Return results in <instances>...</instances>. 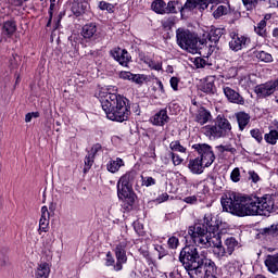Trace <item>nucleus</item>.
<instances>
[{
    "label": "nucleus",
    "mask_w": 278,
    "mask_h": 278,
    "mask_svg": "<svg viewBox=\"0 0 278 278\" xmlns=\"http://www.w3.org/2000/svg\"><path fill=\"white\" fill-rule=\"evenodd\" d=\"M188 233L194 245L185 247L179 256L184 268L190 278L216 277V263L207 258V249L223 244L220 231H208L201 224L189 227Z\"/></svg>",
    "instance_id": "nucleus-1"
},
{
    "label": "nucleus",
    "mask_w": 278,
    "mask_h": 278,
    "mask_svg": "<svg viewBox=\"0 0 278 278\" xmlns=\"http://www.w3.org/2000/svg\"><path fill=\"white\" fill-rule=\"evenodd\" d=\"M222 206L233 216H268L275 208V201L268 194L260 198L231 191L222 198Z\"/></svg>",
    "instance_id": "nucleus-2"
},
{
    "label": "nucleus",
    "mask_w": 278,
    "mask_h": 278,
    "mask_svg": "<svg viewBox=\"0 0 278 278\" xmlns=\"http://www.w3.org/2000/svg\"><path fill=\"white\" fill-rule=\"evenodd\" d=\"M100 99L102 110L109 121H115L116 123L129 121L131 111L127 105V98L118 93L100 92Z\"/></svg>",
    "instance_id": "nucleus-3"
},
{
    "label": "nucleus",
    "mask_w": 278,
    "mask_h": 278,
    "mask_svg": "<svg viewBox=\"0 0 278 278\" xmlns=\"http://www.w3.org/2000/svg\"><path fill=\"white\" fill-rule=\"evenodd\" d=\"M192 149L198 152V157L191 159L188 164V168L192 175H202L205 168H210L211 164H214L216 156L214 150L207 143H195Z\"/></svg>",
    "instance_id": "nucleus-4"
},
{
    "label": "nucleus",
    "mask_w": 278,
    "mask_h": 278,
    "mask_svg": "<svg viewBox=\"0 0 278 278\" xmlns=\"http://www.w3.org/2000/svg\"><path fill=\"white\" fill-rule=\"evenodd\" d=\"M138 173L136 170H129L125 175L121 176L117 181V195L121 201H125L128 205H134L136 201V193H134V181H136Z\"/></svg>",
    "instance_id": "nucleus-5"
},
{
    "label": "nucleus",
    "mask_w": 278,
    "mask_h": 278,
    "mask_svg": "<svg viewBox=\"0 0 278 278\" xmlns=\"http://www.w3.org/2000/svg\"><path fill=\"white\" fill-rule=\"evenodd\" d=\"M176 42L180 49L188 51V53H197L199 51V39L189 29L178 28L176 30Z\"/></svg>",
    "instance_id": "nucleus-6"
},
{
    "label": "nucleus",
    "mask_w": 278,
    "mask_h": 278,
    "mask_svg": "<svg viewBox=\"0 0 278 278\" xmlns=\"http://www.w3.org/2000/svg\"><path fill=\"white\" fill-rule=\"evenodd\" d=\"M251 47V37L247 35H231V39L229 41V49L238 53V51H242V49H249Z\"/></svg>",
    "instance_id": "nucleus-7"
},
{
    "label": "nucleus",
    "mask_w": 278,
    "mask_h": 278,
    "mask_svg": "<svg viewBox=\"0 0 278 278\" xmlns=\"http://www.w3.org/2000/svg\"><path fill=\"white\" fill-rule=\"evenodd\" d=\"M127 243L121 242L115 248L116 264L114 265V270H123V264H127Z\"/></svg>",
    "instance_id": "nucleus-8"
},
{
    "label": "nucleus",
    "mask_w": 278,
    "mask_h": 278,
    "mask_svg": "<svg viewBox=\"0 0 278 278\" xmlns=\"http://www.w3.org/2000/svg\"><path fill=\"white\" fill-rule=\"evenodd\" d=\"M215 123L217 124L219 134H222V138H231L233 136L231 122L227 117L218 115Z\"/></svg>",
    "instance_id": "nucleus-9"
},
{
    "label": "nucleus",
    "mask_w": 278,
    "mask_h": 278,
    "mask_svg": "<svg viewBox=\"0 0 278 278\" xmlns=\"http://www.w3.org/2000/svg\"><path fill=\"white\" fill-rule=\"evenodd\" d=\"M111 55L115 62H118L121 66H127L131 62V55L125 49L114 48L111 50Z\"/></svg>",
    "instance_id": "nucleus-10"
},
{
    "label": "nucleus",
    "mask_w": 278,
    "mask_h": 278,
    "mask_svg": "<svg viewBox=\"0 0 278 278\" xmlns=\"http://www.w3.org/2000/svg\"><path fill=\"white\" fill-rule=\"evenodd\" d=\"M216 77L206 76L199 84V90L204 94H216Z\"/></svg>",
    "instance_id": "nucleus-11"
},
{
    "label": "nucleus",
    "mask_w": 278,
    "mask_h": 278,
    "mask_svg": "<svg viewBox=\"0 0 278 278\" xmlns=\"http://www.w3.org/2000/svg\"><path fill=\"white\" fill-rule=\"evenodd\" d=\"M98 34L99 27L94 22L85 24L80 29V36H83L84 40H97Z\"/></svg>",
    "instance_id": "nucleus-12"
},
{
    "label": "nucleus",
    "mask_w": 278,
    "mask_h": 278,
    "mask_svg": "<svg viewBox=\"0 0 278 278\" xmlns=\"http://www.w3.org/2000/svg\"><path fill=\"white\" fill-rule=\"evenodd\" d=\"M277 87L274 81H267L265 84L257 85L255 87V92L257 97L261 99H266V97H270V94H275Z\"/></svg>",
    "instance_id": "nucleus-13"
},
{
    "label": "nucleus",
    "mask_w": 278,
    "mask_h": 278,
    "mask_svg": "<svg viewBox=\"0 0 278 278\" xmlns=\"http://www.w3.org/2000/svg\"><path fill=\"white\" fill-rule=\"evenodd\" d=\"M223 92L230 103H237V105H244V98L240 96L238 91L233 90L231 87L224 85Z\"/></svg>",
    "instance_id": "nucleus-14"
},
{
    "label": "nucleus",
    "mask_w": 278,
    "mask_h": 278,
    "mask_svg": "<svg viewBox=\"0 0 278 278\" xmlns=\"http://www.w3.org/2000/svg\"><path fill=\"white\" fill-rule=\"evenodd\" d=\"M202 132L204 134V136H206V138H208V140H218L223 138V135L220 134L218 124H216V122L214 125L204 126L202 128Z\"/></svg>",
    "instance_id": "nucleus-15"
},
{
    "label": "nucleus",
    "mask_w": 278,
    "mask_h": 278,
    "mask_svg": "<svg viewBox=\"0 0 278 278\" xmlns=\"http://www.w3.org/2000/svg\"><path fill=\"white\" fill-rule=\"evenodd\" d=\"M195 225H201V227H203V229H205V233H207L210 231H218V229H219L218 223H216L214 220V217H212V214H210V213H206L204 215L202 224H195Z\"/></svg>",
    "instance_id": "nucleus-16"
},
{
    "label": "nucleus",
    "mask_w": 278,
    "mask_h": 278,
    "mask_svg": "<svg viewBox=\"0 0 278 278\" xmlns=\"http://www.w3.org/2000/svg\"><path fill=\"white\" fill-rule=\"evenodd\" d=\"M51 218V215L49 213V208L47 206L41 207V217L39 219V231H43L47 233V230L49 229V220Z\"/></svg>",
    "instance_id": "nucleus-17"
},
{
    "label": "nucleus",
    "mask_w": 278,
    "mask_h": 278,
    "mask_svg": "<svg viewBox=\"0 0 278 278\" xmlns=\"http://www.w3.org/2000/svg\"><path fill=\"white\" fill-rule=\"evenodd\" d=\"M268 273L271 275H278V254L268 255L264 262Z\"/></svg>",
    "instance_id": "nucleus-18"
},
{
    "label": "nucleus",
    "mask_w": 278,
    "mask_h": 278,
    "mask_svg": "<svg viewBox=\"0 0 278 278\" xmlns=\"http://www.w3.org/2000/svg\"><path fill=\"white\" fill-rule=\"evenodd\" d=\"M212 118V113L207 111L205 108L198 109L194 121L199 123V125H205Z\"/></svg>",
    "instance_id": "nucleus-19"
},
{
    "label": "nucleus",
    "mask_w": 278,
    "mask_h": 278,
    "mask_svg": "<svg viewBox=\"0 0 278 278\" xmlns=\"http://www.w3.org/2000/svg\"><path fill=\"white\" fill-rule=\"evenodd\" d=\"M168 112L166 110H161L151 118V123L157 127H164L165 123H168Z\"/></svg>",
    "instance_id": "nucleus-20"
},
{
    "label": "nucleus",
    "mask_w": 278,
    "mask_h": 278,
    "mask_svg": "<svg viewBox=\"0 0 278 278\" xmlns=\"http://www.w3.org/2000/svg\"><path fill=\"white\" fill-rule=\"evenodd\" d=\"M207 5H210V0H187L185 3L186 10H207Z\"/></svg>",
    "instance_id": "nucleus-21"
},
{
    "label": "nucleus",
    "mask_w": 278,
    "mask_h": 278,
    "mask_svg": "<svg viewBox=\"0 0 278 278\" xmlns=\"http://www.w3.org/2000/svg\"><path fill=\"white\" fill-rule=\"evenodd\" d=\"M88 8V2L81 0H74L72 2V12L74 16H81V14L86 13V9Z\"/></svg>",
    "instance_id": "nucleus-22"
},
{
    "label": "nucleus",
    "mask_w": 278,
    "mask_h": 278,
    "mask_svg": "<svg viewBox=\"0 0 278 278\" xmlns=\"http://www.w3.org/2000/svg\"><path fill=\"white\" fill-rule=\"evenodd\" d=\"M123 166H125V161H123V159L121 157H116L115 160H110L106 163V170L109 173L115 174L118 173V170H121V168H123Z\"/></svg>",
    "instance_id": "nucleus-23"
},
{
    "label": "nucleus",
    "mask_w": 278,
    "mask_h": 278,
    "mask_svg": "<svg viewBox=\"0 0 278 278\" xmlns=\"http://www.w3.org/2000/svg\"><path fill=\"white\" fill-rule=\"evenodd\" d=\"M235 116L238 123L239 130L242 131L243 129H247V125L251 123V115H249V113L238 112Z\"/></svg>",
    "instance_id": "nucleus-24"
},
{
    "label": "nucleus",
    "mask_w": 278,
    "mask_h": 278,
    "mask_svg": "<svg viewBox=\"0 0 278 278\" xmlns=\"http://www.w3.org/2000/svg\"><path fill=\"white\" fill-rule=\"evenodd\" d=\"M49 275H51V267H49V264L41 263L38 265L35 277L36 278H49Z\"/></svg>",
    "instance_id": "nucleus-25"
},
{
    "label": "nucleus",
    "mask_w": 278,
    "mask_h": 278,
    "mask_svg": "<svg viewBox=\"0 0 278 278\" xmlns=\"http://www.w3.org/2000/svg\"><path fill=\"white\" fill-rule=\"evenodd\" d=\"M151 10L156 14H166V2L164 0H154L151 4Z\"/></svg>",
    "instance_id": "nucleus-26"
},
{
    "label": "nucleus",
    "mask_w": 278,
    "mask_h": 278,
    "mask_svg": "<svg viewBox=\"0 0 278 278\" xmlns=\"http://www.w3.org/2000/svg\"><path fill=\"white\" fill-rule=\"evenodd\" d=\"M224 244L226 247V251L228 255H233V251H236L238 247V240H236L233 237H228L225 241Z\"/></svg>",
    "instance_id": "nucleus-27"
},
{
    "label": "nucleus",
    "mask_w": 278,
    "mask_h": 278,
    "mask_svg": "<svg viewBox=\"0 0 278 278\" xmlns=\"http://www.w3.org/2000/svg\"><path fill=\"white\" fill-rule=\"evenodd\" d=\"M16 33V22L8 21L3 24V34L7 36H14Z\"/></svg>",
    "instance_id": "nucleus-28"
},
{
    "label": "nucleus",
    "mask_w": 278,
    "mask_h": 278,
    "mask_svg": "<svg viewBox=\"0 0 278 278\" xmlns=\"http://www.w3.org/2000/svg\"><path fill=\"white\" fill-rule=\"evenodd\" d=\"M222 37H223V29L220 28L211 29L207 35V39L210 40V42H218V40H220Z\"/></svg>",
    "instance_id": "nucleus-29"
},
{
    "label": "nucleus",
    "mask_w": 278,
    "mask_h": 278,
    "mask_svg": "<svg viewBox=\"0 0 278 278\" xmlns=\"http://www.w3.org/2000/svg\"><path fill=\"white\" fill-rule=\"evenodd\" d=\"M239 85L244 88V90H249V88H255V81L252 80L251 76L241 77Z\"/></svg>",
    "instance_id": "nucleus-30"
},
{
    "label": "nucleus",
    "mask_w": 278,
    "mask_h": 278,
    "mask_svg": "<svg viewBox=\"0 0 278 278\" xmlns=\"http://www.w3.org/2000/svg\"><path fill=\"white\" fill-rule=\"evenodd\" d=\"M143 62L152 71H162V61H153V59L144 58Z\"/></svg>",
    "instance_id": "nucleus-31"
},
{
    "label": "nucleus",
    "mask_w": 278,
    "mask_h": 278,
    "mask_svg": "<svg viewBox=\"0 0 278 278\" xmlns=\"http://www.w3.org/2000/svg\"><path fill=\"white\" fill-rule=\"evenodd\" d=\"M213 253L217 260H223V257H227L228 253L225 247H223V243H219V245H214L213 247Z\"/></svg>",
    "instance_id": "nucleus-32"
},
{
    "label": "nucleus",
    "mask_w": 278,
    "mask_h": 278,
    "mask_svg": "<svg viewBox=\"0 0 278 278\" xmlns=\"http://www.w3.org/2000/svg\"><path fill=\"white\" fill-rule=\"evenodd\" d=\"M229 14V5L222 4L214 12V18H220V16H227Z\"/></svg>",
    "instance_id": "nucleus-33"
},
{
    "label": "nucleus",
    "mask_w": 278,
    "mask_h": 278,
    "mask_svg": "<svg viewBox=\"0 0 278 278\" xmlns=\"http://www.w3.org/2000/svg\"><path fill=\"white\" fill-rule=\"evenodd\" d=\"M264 138H265V141L267 142V144H277L278 131L270 130L268 134H265Z\"/></svg>",
    "instance_id": "nucleus-34"
},
{
    "label": "nucleus",
    "mask_w": 278,
    "mask_h": 278,
    "mask_svg": "<svg viewBox=\"0 0 278 278\" xmlns=\"http://www.w3.org/2000/svg\"><path fill=\"white\" fill-rule=\"evenodd\" d=\"M255 56L257 60H260L261 62H273V54L266 52V51H258L255 53Z\"/></svg>",
    "instance_id": "nucleus-35"
},
{
    "label": "nucleus",
    "mask_w": 278,
    "mask_h": 278,
    "mask_svg": "<svg viewBox=\"0 0 278 278\" xmlns=\"http://www.w3.org/2000/svg\"><path fill=\"white\" fill-rule=\"evenodd\" d=\"M261 233L265 236H277L278 233V224H273L269 227L261 229Z\"/></svg>",
    "instance_id": "nucleus-36"
},
{
    "label": "nucleus",
    "mask_w": 278,
    "mask_h": 278,
    "mask_svg": "<svg viewBox=\"0 0 278 278\" xmlns=\"http://www.w3.org/2000/svg\"><path fill=\"white\" fill-rule=\"evenodd\" d=\"M149 79V76L144 75V74H132V84H137V86H142V84H144V81H147Z\"/></svg>",
    "instance_id": "nucleus-37"
},
{
    "label": "nucleus",
    "mask_w": 278,
    "mask_h": 278,
    "mask_svg": "<svg viewBox=\"0 0 278 278\" xmlns=\"http://www.w3.org/2000/svg\"><path fill=\"white\" fill-rule=\"evenodd\" d=\"M255 34H257V36H262L264 38V36H266V21L262 20L256 27H254Z\"/></svg>",
    "instance_id": "nucleus-38"
},
{
    "label": "nucleus",
    "mask_w": 278,
    "mask_h": 278,
    "mask_svg": "<svg viewBox=\"0 0 278 278\" xmlns=\"http://www.w3.org/2000/svg\"><path fill=\"white\" fill-rule=\"evenodd\" d=\"M169 149L172 151H176L177 153H186V148L181 146V142H179L178 140L172 141L169 143Z\"/></svg>",
    "instance_id": "nucleus-39"
},
{
    "label": "nucleus",
    "mask_w": 278,
    "mask_h": 278,
    "mask_svg": "<svg viewBox=\"0 0 278 278\" xmlns=\"http://www.w3.org/2000/svg\"><path fill=\"white\" fill-rule=\"evenodd\" d=\"M141 184L142 186H146V188H149L151 186H155L156 180L151 176H141Z\"/></svg>",
    "instance_id": "nucleus-40"
},
{
    "label": "nucleus",
    "mask_w": 278,
    "mask_h": 278,
    "mask_svg": "<svg viewBox=\"0 0 278 278\" xmlns=\"http://www.w3.org/2000/svg\"><path fill=\"white\" fill-rule=\"evenodd\" d=\"M250 135L252 136V138H254V140H256V142L261 143L262 140H264V137L262 136V131H260V129L255 128L250 130Z\"/></svg>",
    "instance_id": "nucleus-41"
},
{
    "label": "nucleus",
    "mask_w": 278,
    "mask_h": 278,
    "mask_svg": "<svg viewBox=\"0 0 278 278\" xmlns=\"http://www.w3.org/2000/svg\"><path fill=\"white\" fill-rule=\"evenodd\" d=\"M92 164H94L93 154H88L85 157V170H90V168H92Z\"/></svg>",
    "instance_id": "nucleus-42"
},
{
    "label": "nucleus",
    "mask_w": 278,
    "mask_h": 278,
    "mask_svg": "<svg viewBox=\"0 0 278 278\" xmlns=\"http://www.w3.org/2000/svg\"><path fill=\"white\" fill-rule=\"evenodd\" d=\"M230 179L235 184H238V181H240V168L236 167L232 169V172L230 174Z\"/></svg>",
    "instance_id": "nucleus-43"
},
{
    "label": "nucleus",
    "mask_w": 278,
    "mask_h": 278,
    "mask_svg": "<svg viewBox=\"0 0 278 278\" xmlns=\"http://www.w3.org/2000/svg\"><path fill=\"white\" fill-rule=\"evenodd\" d=\"M170 157L174 166H179L184 163V160L181 159V156H179V154H176L175 152L170 153Z\"/></svg>",
    "instance_id": "nucleus-44"
},
{
    "label": "nucleus",
    "mask_w": 278,
    "mask_h": 278,
    "mask_svg": "<svg viewBox=\"0 0 278 278\" xmlns=\"http://www.w3.org/2000/svg\"><path fill=\"white\" fill-rule=\"evenodd\" d=\"M175 5H177L175 1H169L166 4V14H177V9L175 8Z\"/></svg>",
    "instance_id": "nucleus-45"
},
{
    "label": "nucleus",
    "mask_w": 278,
    "mask_h": 278,
    "mask_svg": "<svg viewBox=\"0 0 278 278\" xmlns=\"http://www.w3.org/2000/svg\"><path fill=\"white\" fill-rule=\"evenodd\" d=\"M118 77H119V79H124L126 81H131L134 74L131 72L122 71V72H119Z\"/></svg>",
    "instance_id": "nucleus-46"
},
{
    "label": "nucleus",
    "mask_w": 278,
    "mask_h": 278,
    "mask_svg": "<svg viewBox=\"0 0 278 278\" xmlns=\"http://www.w3.org/2000/svg\"><path fill=\"white\" fill-rule=\"evenodd\" d=\"M100 10H106V12H114V5L105 1L99 3Z\"/></svg>",
    "instance_id": "nucleus-47"
},
{
    "label": "nucleus",
    "mask_w": 278,
    "mask_h": 278,
    "mask_svg": "<svg viewBox=\"0 0 278 278\" xmlns=\"http://www.w3.org/2000/svg\"><path fill=\"white\" fill-rule=\"evenodd\" d=\"M116 261L114 260V256L112 255V252L106 253L105 257V266H116L115 265Z\"/></svg>",
    "instance_id": "nucleus-48"
},
{
    "label": "nucleus",
    "mask_w": 278,
    "mask_h": 278,
    "mask_svg": "<svg viewBox=\"0 0 278 278\" xmlns=\"http://www.w3.org/2000/svg\"><path fill=\"white\" fill-rule=\"evenodd\" d=\"M167 244L169 249H177V247H179V239L177 237H170Z\"/></svg>",
    "instance_id": "nucleus-49"
},
{
    "label": "nucleus",
    "mask_w": 278,
    "mask_h": 278,
    "mask_svg": "<svg viewBox=\"0 0 278 278\" xmlns=\"http://www.w3.org/2000/svg\"><path fill=\"white\" fill-rule=\"evenodd\" d=\"M169 84H170V88L177 92V90H179V78L178 77H172L169 79Z\"/></svg>",
    "instance_id": "nucleus-50"
},
{
    "label": "nucleus",
    "mask_w": 278,
    "mask_h": 278,
    "mask_svg": "<svg viewBox=\"0 0 278 278\" xmlns=\"http://www.w3.org/2000/svg\"><path fill=\"white\" fill-rule=\"evenodd\" d=\"M242 3L247 10H253L257 5V0H242Z\"/></svg>",
    "instance_id": "nucleus-51"
},
{
    "label": "nucleus",
    "mask_w": 278,
    "mask_h": 278,
    "mask_svg": "<svg viewBox=\"0 0 278 278\" xmlns=\"http://www.w3.org/2000/svg\"><path fill=\"white\" fill-rule=\"evenodd\" d=\"M134 228L139 236H142L144 233V226L140 222H135Z\"/></svg>",
    "instance_id": "nucleus-52"
},
{
    "label": "nucleus",
    "mask_w": 278,
    "mask_h": 278,
    "mask_svg": "<svg viewBox=\"0 0 278 278\" xmlns=\"http://www.w3.org/2000/svg\"><path fill=\"white\" fill-rule=\"evenodd\" d=\"M206 65L207 61H205V59L197 58L194 60V66H197V68H205Z\"/></svg>",
    "instance_id": "nucleus-53"
},
{
    "label": "nucleus",
    "mask_w": 278,
    "mask_h": 278,
    "mask_svg": "<svg viewBox=\"0 0 278 278\" xmlns=\"http://www.w3.org/2000/svg\"><path fill=\"white\" fill-rule=\"evenodd\" d=\"M249 177H250V179H252V181L254 184H257V181H260V175H257V173H255V170H250Z\"/></svg>",
    "instance_id": "nucleus-54"
},
{
    "label": "nucleus",
    "mask_w": 278,
    "mask_h": 278,
    "mask_svg": "<svg viewBox=\"0 0 278 278\" xmlns=\"http://www.w3.org/2000/svg\"><path fill=\"white\" fill-rule=\"evenodd\" d=\"M266 8H277L278 1L277 0H263Z\"/></svg>",
    "instance_id": "nucleus-55"
},
{
    "label": "nucleus",
    "mask_w": 278,
    "mask_h": 278,
    "mask_svg": "<svg viewBox=\"0 0 278 278\" xmlns=\"http://www.w3.org/2000/svg\"><path fill=\"white\" fill-rule=\"evenodd\" d=\"M185 203H188L189 205H194L197 203V197L190 195L184 199Z\"/></svg>",
    "instance_id": "nucleus-56"
},
{
    "label": "nucleus",
    "mask_w": 278,
    "mask_h": 278,
    "mask_svg": "<svg viewBox=\"0 0 278 278\" xmlns=\"http://www.w3.org/2000/svg\"><path fill=\"white\" fill-rule=\"evenodd\" d=\"M99 151H101V144L97 143L91 148L89 155H93V157H94V155H97V153H99Z\"/></svg>",
    "instance_id": "nucleus-57"
},
{
    "label": "nucleus",
    "mask_w": 278,
    "mask_h": 278,
    "mask_svg": "<svg viewBox=\"0 0 278 278\" xmlns=\"http://www.w3.org/2000/svg\"><path fill=\"white\" fill-rule=\"evenodd\" d=\"M174 3H176V12H184V10H186V4H181V2H179L178 0L174 1Z\"/></svg>",
    "instance_id": "nucleus-58"
},
{
    "label": "nucleus",
    "mask_w": 278,
    "mask_h": 278,
    "mask_svg": "<svg viewBox=\"0 0 278 278\" xmlns=\"http://www.w3.org/2000/svg\"><path fill=\"white\" fill-rule=\"evenodd\" d=\"M168 193H162L161 195H159V198L156 199V201L159 203H164L167 199H168Z\"/></svg>",
    "instance_id": "nucleus-59"
},
{
    "label": "nucleus",
    "mask_w": 278,
    "mask_h": 278,
    "mask_svg": "<svg viewBox=\"0 0 278 278\" xmlns=\"http://www.w3.org/2000/svg\"><path fill=\"white\" fill-rule=\"evenodd\" d=\"M77 40H79V36H77V35H72L70 37V42H72L73 47H77Z\"/></svg>",
    "instance_id": "nucleus-60"
},
{
    "label": "nucleus",
    "mask_w": 278,
    "mask_h": 278,
    "mask_svg": "<svg viewBox=\"0 0 278 278\" xmlns=\"http://www.w3.org/2000/svg\"><path fill=\"white\" fill-rule=\"evenodd\" d=\"M156 84L159 86V90H160L161 94H165L166 90L164 89V84H162V80H159Z\"/></svg>",
    "instance_id": "nucleus-61"
},
{
    "label": "nucleus",
    "mask_w": 278,
    "mask_h": 278,
    "mask_svg": "<svg viewBox=\"0 0 278 278\" xmlns=\"http://www.w3.org/2000/svg\"><path fill=\"white\" fill-rule=\"evenodd\" d=\"M31 118H34L31 116V113H27L26 116H25V123H31Z\"/></svg>",
    "instance_id": "nucleus-62"
},
{
    "label": "nucleus",
    "mask_w": 278,
    "mask_h": 278,
    "mask_svg": "<svg viewBox=\"0 0 278 278\" xmlns=\"http://www.w3.org/2000/svg\"><path fill=\"white\" fill-rule=\"evenodd\" d=\"M30 116H33V118H38L40 116L39 112H31Z\"/></svg>",
    "instance_id": "nucleus-63"
},
{
    "label": "nucleus",
    "mask_w": 278,
    "mask_h": 278,
    "mask_svg": "<svg viewBox=\"0 0 278 278\" xmlns=\"http://www.w3.org/2000/svg\"><path fill=\"white\" fill-rule=\"evenodd\" d=\"M273 36L274 38H278V28H274Z\"/></svg>",
    "instance_id": "nucleus-64"
}]
</instances>
